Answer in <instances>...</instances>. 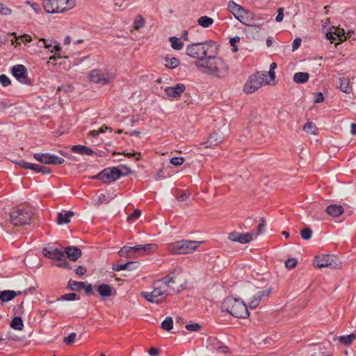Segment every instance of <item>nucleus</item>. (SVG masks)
<instances>
[{
	"mask_svg": "<svg viewBox=\"0 0 356 356\" xmlns=\"http://www.w3.org/2000/svg\"><path fill=\"white\" fill-rule=\"evenodd\" d=\"M181 272V268L175 269L168 275L155 280L152 283V291H143L141 296L150 302L159 304L164 302L170 291H174V289L171 288V284L176 282L177 275Z\"/></svg>",
	"mask_w": 356,
	"mask_h": 356,
	"instance_id": "nucleus-1",
	"label": "nucleus"
},
{
	"mask_svg": "<svg viewBox=\"0 0 356 356\" xmlns=\"http://www.w3.org/2000/svg\"><path fill=\"white\" fill-rule=\"evenodd\" d=\"M195 65L199 69H204V73L219 79L225 78L229 71V66L224 60L212 54L204 62L195 63Z\"/></svg>",
	"mask_w": 356,
	"mask_h": 356,
	"instance_id": "nucleus-2",
	"label": "nucleus"
},
{
	"mask_svg": "<svg viewBox=\"0 0 356 356\" xmlns=\"http://www.w3.org/2000/svg\"><path fill=\"white\" fill-rule=\"evenodd\" d=\"M217 50L216 42L213 40H206L189 44L186 48V54L198 62H204L211 54H215Z\"/></svg>",
	"mask_w": 356,
	"mask_h": 356,
	"instance_id": "nucleus-3",
	"label": "nucleus"
},
{
	"mask_svg": "<svg viewBox=\"0 0 356 356\" xmlns=\"http://www.w3.org/2000/svg\"><path fill=\"white\" fill-rule=\"evenodd\" d=\"M221 311L238 318H246L250 314L246 304L239 298L228 296L221 305Z\"/></svg>",
	"mask_w": 356,
	"mask_h": 356,
	"instance_id": "nucleus-4",
	"label": "nucleus"
},
{
	"mask_svg": "<svg viewBox=\"0 0 356 356\" xmlns=\"http://www.w3.org/2000/svg\"><path fill=\"white\" fill-rule=\"evenodd\" d=\"M202 243L200 241L181 240L167 245V251L172 254H190Z\"/></svg>",
	"mask_w": 356,
	"mask_h": 356,
	"instance_id": "nucleus-5",
	"label": "nucleus"
},
{
	"mask_svg": "<svg viewBox=\"0 0 356 356\" xmlns=\"http://www.w3.org/2000/svg\"><path fill=\"white\" fill-rule=\"evenodd\" d=\"M31 211L25 204H19L10 212V222L14 226H22L30 222Z\"/></svg>",
	"mask_w": 356,
	"mask_h": 356,
	"instance_id": "nucleus-6",
	"label": "nucleus"
},
{
	"mask_svg": "<svg viewBox=\"0 0 356 356\" xmlns=\"http://www.w3.org/2000/svg\"><path fill=\"white\" fill-rule=\"evenodd\" d=\"M75 6L74 0H44L43 8L47 13H63Z\"/></svg>",
	"mask_w": 356,
	"mask_h": 356,
	"instance_id": "nucleus-7",
	"label": "nucleus"
},
{
	"mask_svg": "<svg viewBox=\"0 0 356 356\" xmlns=\"http://www.w3.org/2000/svg\"><path fill=\"white\" fill-rule=\"evenodd\" d=\"M268 83L267 72H258L249 76L244 86L243 91L247 94H251L260 88L264 84Z\"/></svg>",
	"mask_w": 356,
	"mask_h": 356,
	"instance_id": "nucleus-8",
	"label": "nucleus"
},
{
	"mask_svg": "<svg viewBox=\"0 0 356 356\" xmlns=\"http://www.w3.org/2000/svg\"><path fill=\"white\" fill-rule=\"evenodd\" d=\"M123 173L118 167L107 168L92 177L95 179H99L105 184H110L118 179Z\"/></svg>",
	"mask_w": 356,
	"mask_h": 356,
	"instance_id": "nucleus-9",
	"label": "nucleus"
},
{
	"mask_svg": "<svg viewBox=\"0 0 356 356\" xmlns=\"http://www.w3.org/2000/svg\"><path fill=\"white\" fill-rule=\"evenodd\" d=\"M337 259L334 255L321 254L316 256L314 262L318 268L328 267L330 268H337L339 264L337 262Z\"/></svg>",
	"mask_w": 356,
	"mask_h": 356,
	"instance_id": "nucleus-10",
	"label": "nucleus"
},
{
	"mask_svg": "<svg viewBox=\"0 0 356 356\" xmlns=\"http://www.w3.org/2000/svg\"><path fill=\"white\" fill-rule=\"evenodd\" d=\"M33 158L44 164L61 165L65 162L64 159L49 153H35Z\"/></svg>",
	"mask_w": 356,
	"mask_h": 356,
	"instance_id": "nucleus-11",
	"label": "nucleus"
},
{
	"mask_svg": "<svg viewBox=\"0 0 356 356\" xmlns=\"http://www.w3.org/2000/svg\"><path fill=\"white\" fill-rule=\"evenodd\" d=\"M89 79L91 81L101 84L106 85L110 83L111 77L106 70H93L88 74Z\"/></svg>",
	"mask_w": 356,
	"mask_h": 356,
	"instance_id": "nucleus-12",
	"label": "nucleus"
},
{
	"mask_svg": "<svg viewBox=\"0 0 356 356\" xmlns=\"http://www.w3.org/2000/svg\"><path fill=\"white\" fill-rule=\"evenodd\" d=\"M11 72L13 76H15L19 82L27 85H30L31 83L30 79L28 78L27 69L24 65H14L12 68Z\"/></svg>",
	"mask_w": 356,
	"mask_h": 356,
	"instance_id": "nucleus-13",
	"label": "nucleus"
},
{
	"mask_svg": "<svg viewBox=\"0 0 356 356\" xmlns=\"http://www.w3.org/2000/svg\"><path fill=\"white\" fill-rule=\"evenodd\" d=\"M350 37V33H346L343 29L337 27L334 31H330L327 34V38L332 43L336 41L343 42Z\"/></svg>",
	"mask_w": 356,
	"mask_h": 356,
	"instance_id": "nucleus-14",
	"label": "nucleus"
},
{
	"mask_svg": "<svg viewBox=\"0 0 356 356\" xmlns=\"http://www.w3.org/2000/svg\"><path fill=\"white\" fill-rule=\"evenodd\" d=\"M186 87L183 83H177L174 86H168L164 89L166 95L170 98H178L185 91Z\"/></svg>",
	"mask_w": 356,
	"mask_h": 356,
	"instance_id": "nucleus-15",
	"label": "nucleus"
},
{
	"mask_svg": "<svg viewBox=\"0 0 356 356\" xmlns=\"http://www.w3.org/2000/svg\"><path fill=\"white\" fill-rule=\"evenodd\" d=\"M271 293L270 289H265L259 291L255 295L250 298L249 307L250 309H255L260 303L261 300L269 296Z\"/></svg>",
	"mask_w": 356,
	"mask_h": 356,
	"instance_id": "nucleus-16",
	"label": "nucleus"
},
{
	"mask_svg": "<svg viewBox=\"0 0 356 356\" xmlns=\"http://www.w3.org/2000/svg\"><path fill=\"white\" fill-rule=\"evenodd\" d=\"M222 140L223 136L222 133L220 131H214L209 136L207 140L202 145L206 148H213L221 143Z\"/></svg>",
	"mask_w": 356,
	"mask_h": 356,
	"instance_id": "nucleus-17",
	"label": "nucleus"
},
{
	"mask_svg": "<svg viewBox=\"0 0 356 356\" xmlns=\"http://www.w3.org/2000/svg\"><path fill=\"white\" fill-rule=\"evenodd\" d=\"M157 245L156 243H149L145 245H136L133 246L134 252L138 253L140 255L149 254L154 252L157 250Z\"/></svg>",
	"mask_w": 356,
	"mask_h": 356,
	"instance_id": "nucleus-18",
	"label": "nucleus"
},
{
	"mask_svg": "<svg viewBox=\"0 0 356 356\" xmlns=\"http://www.w3.org/2000/svg\"><path fill=\"white\" fill-rule=\"evenodd\" d=\"M42 252L45 257L56 261L61 260L65 257L64 251L60 250L57 248L51 250L44 248Z\"/></svg>",
	"mask_w": 356,
	"mask_h": 356,
	"instance_id": "nucleus-19",
	"label": "nucleus"
},
{
	"mask_svg": "<svg viewBox=\"0 0 356 356\" xmlns=\"http://www.w3.org/2000/svg\"><path fill=\"white\" fill-rule=\"evenodd\" d=\"M65 255L66 254L67 258L72 261H76L81 257L82 254L81 250L75 246H68L64 251Z\"/></svg>",
	"mask_w": 356,
	"mask_h": 356,
	"instance_id": "nucleus-20",
	"label": "nucleus"
},
{
	"mask_svg": "<svg viewBox=\"0 0 356 356\" xmlns=\"http://www.w3.org/2000/svg\"><path fill=\"white\" fill-rule=\"evenodd\" d=\"M40 40L43 42L44 47L47 49L51 53L56 54L61 51L60 43L55 40L51 39L49 40L44 38H42Z\"/></svg>",
	"mask_w": 356,
	"mask_h": 356,
	"instance_id": "nucleus-21",
	"label": "nucleus"
},
{
	"mask_svg": "<svg viewBox=\"0 0 356 356\" xmlns=\"http://www.w3.org/2000/svg\"><path fill=\"white\" fill-rule=\"evenodd\" d=\"M326 212L332 217L336 218L340 216L344 212V209L341 205L332 204L326 208Z\"/></svg>",
	"mask_w": 356,
	"mask_h": 356,
	"instance_id": "nucleus-22",
	"label": "nucleus"
},
{
	"mask_svg": "<svg viewBox=\"0 0 356 356\" xmlns=\"http://www.w3.org/2000/svg\"><path fill=\"white\" fill-rule=\"evenodd\" d=\"M227 8L236 19L240 15L245 13V10L242 6L236 3L233 1H231L228 3Z\"/></svg>",
	"mask_w": 356,
	"mask_h": 356,
	"instance_id": "nucleus-23",
	"label": "nucleus"
},
{
	"mask_svg": "<svg viewBox=\"0 0 356 356\" xmlns=\"http://www.w3.org/2000/svg\"><path fill=\"white\" fill-rule=\"evenodd\" d=\"M71 150L74 153L81 155L92 156L95 154V152L91 148L81 145H73L71 147Z\"/></svg>",
	"mask_w": 356,
	"mask_h": 356,
	"instance_id": "nucleus-24",
	"label": "nucleus"
},
{
	"mask_svg": "<svg viewBox=\"0 0 356 356\" xmlns=\"http://www.w3.org/2000/svg\"><path fill=\"white\" fill-rule=\"evenodd\" d=\"M74 216L72 211L59 212L57 215V223L58 225L68 224L70 222V218Z\"/></svg>",
	"mask_w": 356,
	"mask_h": 356,
	"instance_id": "nucleus-25",
	"label": "nucleus"
},
{
	"mask_svg": "<svg viewBox=\"0 0 356 356\" xmlns=\"http://www.w3.org/2000/svg\"><path fill=\"white\" fill-rule=\"evenodd\" d=\"M237 19L243 24L251 26L254 20V14L245 10V13L240 15Z\"/></svg>",
	"mask_w": 356,
	"mask_h": 356,
	"instance_id": "nucleus-26",
	"label": "nucleus"
},
{
	"mask_svg": "<svg viewBox=\"0 0 356 356\" xmlns=\"http://www.w3.org/2000/svg\"><path fill=\"white\" fill-rule=\"evenodd\" d=\"M137 266V262L128 261L122 264H113L112 268L114 271H120L123 270H132L133 269L136 268Z\"/></svg>",
	"mask_w": 356,
	"mask_h": 356,
	"instance_id": "nucleus-27",
	"label": "nucleus"
},
{
	"mask_svg": "<svg viewBox=\"0 0 356 356\" xmlns=\"http://www.w3.org/2000/svg\"><path fill=\"white\" fill-rule=\"evenodd\" d=\"M17 165L20 166L21 168L24 169H29L33 171H35L38 172V169L40 168V165L35 164V163H31L29 162H26L24 160H20L18 161L15 162Z\"/></svg>",
	"mask_w": 356,
	"mask_h": 356,
	"instance_id": "nucleus-28",
	"label": "nucleus"
},
{
	"mask_svg": "<svg viewBox=\"0 0 356 356\" xmlns=\"http://www.w3.org/2000/svg\"><path fill=\"white\" fill-rule=\"evenodd\" d=\"M17 296L16 291L5 290L0 292V300L2 302H8Z\"/></svg>",
	"mask_w": 356,
	"mask_h": 356,
	"instance_id": "nucleus-29",
	"label": "nucleus"
},
{
	"mask_svg": "<svg viewBox=\"0 0 356 356\" xmlns=\"http://www.w3.org/2000/svg\"><path fill=\"white\" fill-rule=\"evenodd\" d=\"M97 291L102 297H109L111 296L112 288L108 284H102L98 286Z\"/></svg>",
	"mask_w": 356,
	"mask_h": 356,
	"instance_id": "nucleus-30",
	"label": "nucleus"
},
{
	"mask_svg": "<svg viewBox=\"0 0 356 356\" xmlns=\"http://www.w3.org/2000/svg\"><path fill=\"white\" fill-rule=\"evenodd\" d=\"M309 78L307 72H296L293 76V81L298 83H305Z\"/></svg>",
	"mask_w": 356,
	"mask_h": 356,
	"instance_id": "nucleus-31",
	"label": "nucleus"
},
{
	"mask_svg": "<svg viewBox=\"0 0 356 356\" xmlns=\"http://www.w3.org/2000/svg\"><path fill=\"white\" fill-rule=\"evenodd\" d=\"M355 339H356V334L351 333L348 335L339 337V341L345 346H348V345L351 344Z\"/></svg>",
	"mask_w": 356,
	"mask_h": 356,
	"instance_id": "nucleus-32",
	"label": "nucleus"
},
{
	"mask_svg": "<svg viewBox=\"0 0 356 356\" xmlns=\"http://www.w3.org/2000/svg\"><path fill=\"white\" fill-rule=\"evenodd\" d=\"M213 19L208 16H202L197 19V23L200 26L204 28H208L211 26L213 23Z\"/></svg>",
	"mask_w": 356,
	"mask_h": 356,
	"instance_id": "nucleus-33",
	"label": "nucleus"
},
{
	"mask_svg": "<svg viewBox=\"0 0 356 356\" xmlns=\"http://www.w3.org/2000/svg\"><path fill=\"white\" fill-rule=\"evenodd\" d=\"M169 41L171 43V47L175 50H180L184 47V43L181 41V39L172 36L169 38Z\"/></svg>",
	"mask_w": 356,
	"mask_h": 356,
	"instance_id": "nucleus-34",
	"label": "nucleus"
},
{
	"mask_svg": "<svg viewBox=\"0 0 356 356\" xmlns=\"http://www.w3.org/2000/svg\"><path fill=\"white\" fill-rule=\"evenodd\" d=\"M10 327L16 330H22L24 327L22 318L19 316L13 318L10 323Z\"/></svg>",
	"mask_w": 356,
	"mask_h": 356,
	"instance_id": "nucleus-35",
	"label": "nucleus"
},
{
	"mask_svg": "<svg viewBox=\"0 0 356 356\" xmlns=\"http://www.w3.org/2000/svg\"><path fill=\"white\" fill-rule=\"evenodd\" d=\"M180 64L179 60L173 57V58H165V66L169 69H174L179 66Z\"/></svg>",
	"mask_w": 356,
	"mask_h": 356,
	"instance_id": "nucleus-36",
	"label": "nucleus"
},
{
	"mask_svg": "<svg viewBox=\"0 0 356 356\" xmlns=\"http://www.w3.org/2000/svg\"><path fill=\"white\" fill-rule=\"evenodd\" d=\"M210 340L213 341L214 348H216L219 353H226L229 351V348L225 345L221 344V343L216 339H210Z\"/></svg>",
	"mask_w": 356,
	"mask_h": 356,
	"instance_id": "nucleus-37",
	"label": "nucleus"
},
{
	"mask_svg": "<svg viewBox=\"0 0 356 356\" xmlns=\"http://www.w3.org/2000/svg\"><path fill=\"white\" fill-rule=\"evenodd\" d=\"M339 81H340V85H339L340 90L346 94L350 93L352 90V88L349 85L348 80L345 78H343V79H340Z\"/></svg>",
	"mask_w": 356,
	"mask_h": 356,
	"instance_id": "nucleus-38",
	"label": "nucleus"
},
{
	"mask_svg": "<svg viewBox=\"0 0 356 356\" xmlns=\"http://www.w3.org/2000/svg\"><path fill=\"white\" fill-rule=\"evenodd\" d=\"M252 240V234L251 233L240 234L239 237L235 238V242L243 244L248 243Z\"/></svg>",
	"mask_w": 356,
	"mask_h": 356,
	"instance_id": "nucleus-39",
	"label": "nucleus"
},
{
	"mask_svg": "<svg viewBox=\"0 0 356 356\" xmlns=\"http://www.w3.org/2000/svg\"><path fill=\"white\" fill-rule=\"evenodd\" d=\"M68 286L72 291H80L85 286V283L70 280L68 282Z\"/></svg>",
	"mask_w": 356,
	"mask_h": 356,
	"instance_id": "nucleus-40",
	"label": "nucleus"
},
{
	"mask_svg": "<svg viewBox=\"0 0 356 356\" xmlns=\"http://www.w3.org/2000/svg\"><path fill=\"white\" fill-rule=\"evenodd\" d=\"M173 326V320L170 316H168L165 318V320L161 323V328L164 330L169 331L172 328Z\"/></svg>",
	"mask_w": 356,
	"mask_h": 356,
	"instance_id": "nucleus-41",
	"label": "nucleus"
},
{
	"mask_svg": "<svg viewBox=\"0 0 356 356\" xmlns=\"http://www.w3.org/2000/svg\"><path fill=\"white\" fill-rule=\"evenodd\" d=\"M79 299H80V297L74 293H65V294L63 295L60 298V300H67V301L79 300Z\"/></svg>",
	"mask_w": 356,
	"mask_h": 356,
	"instance_id": "nucleus-42",
	"label": "nucleus"
},
{
	"mask_svg": "<svg viewBox=\"0 0 356 356\" xmlns=\"http://www.w3.org/2000/svg\"><path fill=\"white\" fill-rule=\"evenodd\" d=\"M312 235V231L310 228L306 227L301 230L300 232V236L302 238L305 240H309L311 238Z\"/></svg>",
	"mask_w": 356,
	"mask_h": 356,
	"instance_id": "nucleus-43",
	"label": "nucleus"
},
{
	"mask_svg": "<svg viewBox=\"0 0 356 356\" xmlns=\"http://www.w3.org/2000/svg\"><path fill=\"white\" fill-rule=\"evenodd\" d=\"M0 14L6 16L10 15L12 14V10L3 3L0 2Z\"/></svg>",
	"mask_w": 356,
	"mask_h": 356,
	"instance_id": "nucleus-44",
	"label": "nucleus"
},
{
	"mask_svg": "<svg viewBox=\"0 0 356 356\" xmlns=\"http://www.w3.org/2000/svg\"><path fill=\"white\" fill-rule=\"evenodd\" d=\"M58 90L64 92H72L74 90V86L72 84H63L58 88Z\"/></svg>",
	"mask_w": 356,
	"mask_h": 356,
	"instance_id": "nucleus-45",
	"label": "nucleus"
},
{
	"mask_svg": "<svg viewBox=\"0 0 356 356\" xmlns=\"http://www.w3.org/2000/svg\"><path fill=\"white\" fill-rule=\"evenodd\" d=\"M140 214H141V211L140 209H135L134 211V212L129 215L128 217H127V220L129 222H131L133 220H135L136 219H138L140 216Z\"/></svg>",
	"mask_w": 356,
	"mask_h": 356,
	"instance_id": "nucleus-46",
	"label": "nucleus"
},
{
	"mask_svg": "<svg viewBox=\"0 0 356 356\" xmlns=\"http://www.w3.org/2000/svg\"><path fill=\"white\" fill-rule=\"evenodd\" d=\"M58 262L56 264V266L63 268L65 269H71L72 268L69 262L65 259V257H64L61 260H58Z\"/></svg>",
	"mask_w": 356,
	"mask_h": 356,
	"instance_id": "nucleus-47",
	"label": "nucleus"
},
{
	"mask_svg": "<svg viewBox=\"0 0 356 356\" xmlns=\"http://www.w3.org/2000/svg\"><path fill=\"white\" fill-rule=\"evenodd\" d=\"M186 328L188 330V331H191V332H197V331H199L201 329V325H199L198 323H190V324H188L186 325Z\"/></svg>",
	"mask_w": 356,
	"mask_h": 356,
	"instance_id": "nucleus-48",
	"label": "nucleus"
},
{
	"mask_svg": "<svg viewBox=\"0 0 356 356\" xmlns=\"http://www.w3.org/2000/svg\"><path fill=\"white\" fill-rule=\"evenodd\" d=\"M170 162L173 165L180 166L184 163V159L183 157H172Z\"/></svg>",
	"mask_w": 356,
	"mask_h": 356,
	"instance_id": "nucleus-49",
	"label": "nucleus"
},
{
	"mask_svg": "<svg viewBox=\"0 0 356 356\" xmlns=\"http://www.w3.org/2000/svg\"><path fill=\"white\" fill-rule=\"evenodd\" d=\"M315 129H316V127L312 122H307L303 127V129L305 131L311 132L312 134H316V133L314 131Z\"/></svg>",
	"mask_w": 356,
	"mask_h": 356,
	"instance_id": "nucleus-50",
	"label": "nucleus"
},
{
	"mask_svg": "<svg viewBox=\"0 0 356 356\" xmlns=\"http://www.w3.org/2000/svg\"><path fill=\"white\" fill-rule=\"evenodd\" d=\"M131 252H134V248L132 247H123L119 251V254L122 257L128 255Z\"/></svg>",
	"mask_w": 356,
	"mask_h": 356,
	"instance_id": "nucleus-51",
	"label": "nucleus"
},
{
	"mask_svg": "<svg viewBox=\"0 0 356 356\" xmlns=\"http://www.w3.org/2000/svg\"><path fill=\"white\" fill-rule=\"evenodd\" d=\"M0 83L3 87H7L11 83L10 79L5 74L0 75Z\"/></svg>",
	"mask_w": 356,
	"mask_h": 356,
	"instance_id": "nucleus-52",
	"label": "nucleus"
},
{
	"mask_svg": "<svg viewBox=\"0 0 356 356\" xmlns=\"http://www.w3.org/2000/svg\"><path fill=\"white\" fill-rule=\"evenodd\" d=\"M76 336V333L72 332L67 337L63 339V342L66 344H72L74 341Z\"/></svg>",
	"mask_w": 356,
	"mask_h": 356,
	"instance_id": "nucleus-53",
	"label": "nucleus"
},
{
	"mask_svg": "<svg viewBox=\"0 0 356 356\" xmlns=\"http://www.w3.org/2000/svg\"><path fill=\"white\" fill-rule=\"evenodd\" d=\"M25 3L29 5L33 8V10L35 11V13H37V14L39 13L41 11V7L37 3H34V2H31L30 1H27L25 2Z\"/></svg>",
	"mask_w": 356,
	"mask_h": 356,
	"instance_id": "nucleus-54",
	"label": "nucleus"
},
{
	"mask_svg": "<svg viewBox=\"0 0 356 356\" xmlns=\"http://www.w3.org/2000/svg\"><path fill=\"white\" fill-rule=\"evenodd\" d=\"M297 265V260L296 259H288L285 261V266L289 269L295 268Z\"/></svg>",
	"mask_w": 356,
	"mask_h": 356,
	"instance_id": "nucleus-55",
	"label": "nucleus"
},
{
	"mask_svg": "<svg viewBox=\"0 0 356 356\" xmlns=\"http://www.w3.org/2000/svg\"><path fill=\"white\" fill-rule=\"evenodd\" d=\"M275 178H264L262 181H261V184L264 185V186H267L268 184H270V188H272L273 187V186L275 184Z\"/></svg>",
	"mask_w": 356,
	"mask_h": 356,
	"instance_id": "nucleus-56",
	"label": "nucleus"
},
{
	"mask_svg": "<svg viewBox=\"0 0 356 356\" xmlns=\"http://www.w3.org/2000/svg\"><path fill=\"white\" fill-rule=\"evenodd\" d=\"M284 8H280L277 10V15L276 16L275 20L277 22H281L284 19Z\"/></svg>",
	"mask_w": 356,
	"mask_h": 356,
	"instance_id": "nucleus-57",
	"label": "nucleus"
},
{
	"mask_svg": "<svg viewBox=\"0 0 356 356\" xmlns=\"http://www.w3.org/2000/svg\"><path fill=\"white\" fill-rule=\"evenodd\" d=\"M87 272V268L85 266H79L75 270V273L76 275L79 276H82L85 275Z\"/></svg>",
	"mask_w": 356,
	"mask_h": 356,
	"instance_id": "nucleus-58",
	"label": "nucleus"
},
{
	"mask_svg": "<svg viewBox=\"0 0 356 356\" xmlns=\"http://www.w3.org/2000/svg\"><path fill=\"white\" fill-rule=\"evenodd\" d=\"M145 25V21L143 18H140L139 19H136L134 21V28L135 29H139L143 27Z\"/></svg>",
	"mask_w": 356,
	"mask_h": 356,
	"instance_id": "nucleus-59",
	"label": "nucleus"
},
{
	"mask_svg": "<svg viewBox=\"0 0 356 356\" xmlns=\"http://www.w3.org/2000/svg\"><path fill=\"white\" fill-rule=\"evenodd\" d=\"M323 100H324V97H323V95L322 92H318L315 93V95H314V102L315 103H321V102H323Z\"/></svg>",
	"mask_w": 356,
	"mask_h": 356,
	"instance_id": "nucleus-60",
	"label": "nucleus"
},
{
	"mask_svg": "<svg viewBox=\"0 0 356 356\" xmlns=\"http://www.w3.org/2000/svg\"><path fill=\"white\" fill-rule=\"evenodd\" d=\"M266 225V221L264 218L260 219V222L258 225L257 229L259 234L263 233L264 231V227Z\"/></svg>",
	"mask_w": 356,
	"mask_h": 356,
	"instance_id": "nucleus-61",
	"label": "nucleus"
},
{
	"mask_svg": "<svg viewBox=\"0 0 356 356\" xmlns=\"http://www.w3.org/2000/svg\"><path fill=\"white\" fill-rule=\"evenodd\" d=\"M301 42H302V40L300 38H296L294 39L293 44H292V47H293V51L297 49L298 48H299V47L301 44Z\"/></svg>",
	"mask_w": 356,
	"mask_h": 356,
	"instance_id": "nucleus-62",
	"label": "nucleus"
},
{
	"mask_svg": "<svg viewBox=\"0 0 356 356\" xmlns=\"http://www.w3.org/2000/svg\"><path fill=\"white\" fill-rule=\"evenodd\" d=\"M20 40L21 42H31L32 41V38L28 34H24L20 35Z\"/></svg>",
	"mask_w": 356,
	"mask_h": 356,
	"instance_id": "nucleus-63",
	"label": "nucleus"
},
{
	"mask_svg": "<svg viewBox=\"0 0 356 356\" xmlns=\"http://www.w3.org/2000/svg\"><path fill=\"white\" fill-rule=\"evenodd\" d=\"M190 192H188V191H182L179 194V198L181 199L180 200H186L188 199L190 197Z\"/></svg>",
	"mask_w": 356,
	"mask_h": 356,
	"instance_id": "nucleus-64",
	"label": "nucleus"
}]
</instances>
